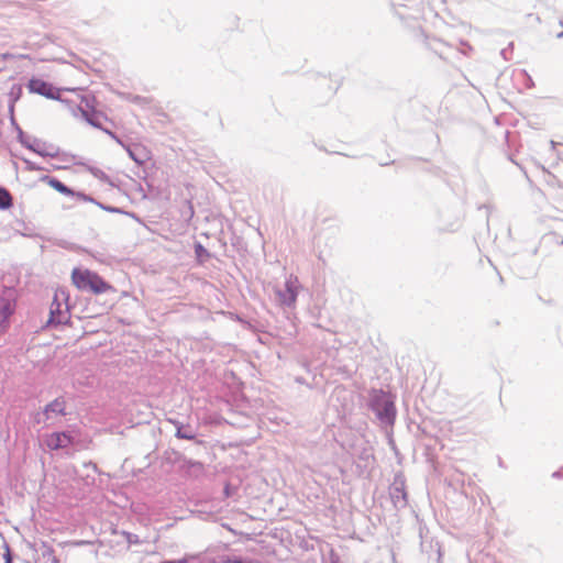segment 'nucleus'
I'll list each match as a JSON object with an SVG mask.
<instances>
[{
	"mask_svg": "<svg viewBox=\"0 0 563 563\" xmlns=\"http://www.w3.org/2000/svg\"><path fill=\"white\" fill-rule=\"evenodd\" d=\"M71 282L74 286L81 291H91L96 295L108 291L115 292L111 284L89 269L74 268L71 272Z\"/></svg>",
	"mask_w": 563,
	"mask_h": 563,
	"instance_id": "1",
	"label": "nucleus"
},
{
	"mask_svg": "<svg viewBox=\"0 0 563 563\" xmlns=\"http://www.w3.org/2000/svg\"><path fill=\"white\" fill-rule=\"evenodd\" d=\"M27 88L31 92L44 96L48 99H59L60 97V89L41 78L30 79Z\"/></svg>",
	"mask_w": 563,
	"mask_h": 563,
	"instance_id": "3",
	"label": "nucleus"
},
{
	"mask_svg": "<svg viewBox=\"0 0 563 563\" xmlns=\"http://www.w3.org/2000/svg\"><path fill=\"white\" fill-rule=\"evenodd\" d=\"M14 303L8 302V305L2 306V314L11 313L13 310Z\"/></svg>",
	"mask_w": 563,
	"mask_h": 563,
	"instance_id": "9",
	"label": "nucleus"
},
{
	"mask_svg": "<svg viewBox=\"0 0 563 563\" xmlns=\"http://www.w3.org/2000/svg\"><path fill=\"white\" fill-rule=\"evenodd\" d=\"M84 115L87 118V121L92 124V125H97L91 119L88 118V114L87 112H84Z\"/></svg>",
	"mask_w": 563,
	"mask_h": 563,
	"instance_id": "12",
	"label": "nucleus"
},
{
	"mask_svg": "<svg viewBox=\"0 0 563 563\" xmlns=\"http://www.w3.org/2000/svg\"><path fill=\"white\" fill-rule=\"evenodd\" d=\"M68 299L69 295L65 289H57L55 291L49 306V324H63L69 320L70 313Z\"/></svg>",
	"mask_w": 563,
	"mask_h": 563,
	"instance_id": "2",
	"label": "nucleus"
},
{
	"mask_svg": "<svg viewBox=\"0 0 563 563\" xmlns=\"http://www.w3.org/2000/svg\"><path fill=\"white\" fill-rule=\"evenodd\" d=\"M5 563H11V556L9 554V549H7Z\"/></svg>",
	"mask_w": 563,
	"mask_h": 563,
	"instance_id": "11",
	"label": "nucleus"
},
{
	"mask_svg": "<svg viewBox=\"0 0 563 563\" xmlns=\"http://www.w3.org/2000/svg\"><path fill=\"white\" fill-rule=\"evenodd\" d=\"M66 413V401L64 398L54 399L44 409V415L47 420L57 416H65Z\"/></svg>",
	"mask_w": 563,
	"mask_h": 563,
	"instance_id": "6",
	"label": "nucleus"
},
{
	"mask_svg": "<svg viewBox=\"0 0 563 563\" xmlns=\"http://www.w3.org/2000/svg\"><path fill=\"white\" fill-rule=\"evenodd\" d=\"M4 295L8 297V299H12L14 301V291L9 289L4 292Z\"/></svg>",
	"mask_w": 563,
	"mask_h": 563,
	"instance_id": "10",
	"label": "nucleus"
},
{
	"mask_svg": "<svg viewBox=\"0 0 563 563\" xmlns=\"http://www.w3.org/2000/svg\"><path fill=\"white\" fill-rule=\"evenodd\" d=\"M42 180L45 181L49 187H52L53 189H55L56 191H58V192H60L63 195H66V196H74L75 195L74 191L70 188L65 186L62 181H59L56 178L45 176V177H43Z\"/></svg>",
	"mask_w": 563,
	"mask_h": 563,
	"instance_id": "7",
	"label": "nucleus"
},
{
	"mask_svg": "<svg viewBox=\"0 0 563 563\" xmlns=\"http://www.w3.org/2000/svg\"><path fill=\"white\" fill-rule=\"evenodd\" d=\"M12 205V197L5 189L2 188V209L9 208Z\"/></svg>",
	"mask_w": 563,
	"mask_h": 563,
	"instance_id": "8",
	"label": "nucleus"
},
{
	"mask_svg": "<svg viewBox=\"0 0 563 563\" xmlns=\"http://www.w3.org/2000/svg\"><path fill=\"white\" fill-rule=\"evenodd\" d=\"M43 442L48 450L55 451L66 449L74 442V438L68 432H52L45 434Z\"/></svg>",
	"mask_w": 563,
	"mask_h": 563,
	"instance_id": "4",
	"label": "nucleus"
},
{
	"mask_svg": "<svg viewBox=\"0 0 563 563\" xmlns=\"http://www.w3.org/2000/svg\"><path fill=\"white\" fill-rule=\"evenodd\" d=\"M299 282L297 277L290 276L285 283V289L277 292L282 305L291 306L297 299Z\"/></svg>",
	"mask_w": 563,
	"mask_h": 563,
	"instance_id": "5",
	"label": "nucleus"
}]
</instances>
